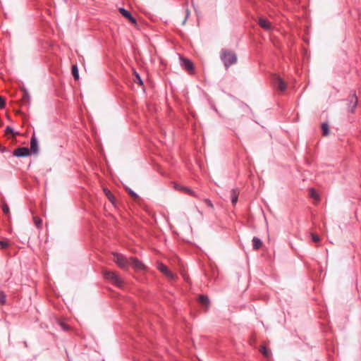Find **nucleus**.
Returning a JSON list of instances; mask_svg holds the SVG:
<instances>
[{
	"mask_svg": "<svg viewBox=\"0 0 361 361\" xmlns=\"http://www.w3.org/2000/svg\"><path fill=\"white\" fill-rule=\"evenodd\" d=\"M181 187H183V186H182V185H176L175 188H176V190H181Z\"/></svg>",
	"mask_w": 361,
	"mask_h": 361,
	"instance_id": "nucleus-35",
	"label": "nucleus"
},
{
	"mask_svg": "<svg viewBox=\"0 0 361 361\" xmlns=\"http://www.w3.org/2000/svg\"><path fill=\"white\" fill-rule=\"evenodd\" d=\"M6 106V102L4 97H0V108L4 109Z\"/></svg>",
	"mask_w": 361,
	"mask_h": 361,
	"instance_id": "nucleus-29",
	"label": "nucleus"
},
{
	"mask_svg": "<svg viewBox=\"0 0 361 361\" xmlns=\"http://www.w3.org/2000/svg\"><path fill=\"white\" fill-rule=\"evenodd\" d=\"M310 195L311 197L318 200L319 199V195L314 188L310 189Z\"/></svg>",
	"mask_w": 361,
	"mask_h": 361,
	"instance_id": "nucleus-21",
	"label": "nucleus"
},
{
	"mask_svg": "<svg viewBox=\"0 0 361 361\" xmlns=\"http://www.w3.org/2000/svg\"><path fill=\"white\" fill-rule=\"evenodd\" d=\"M23 344H24V345H25V348H27V347H28V345H27V341H24V342H23Z\"/></svg>",
	"mask_w": 361,
	"mask_h": 361,
	"instance_id": "nucleus-36",
	"label": "nucleus"
},
{
	"mask_svg": "<svg viewBox=\"0 0 361 361\" xmlns=\"http://www.w3.org/2000/svg\"><path fill=\"white\" fill-rule=\"evenodd\" d=\"M274 85L280 91H284L286 89V82L280 77L275 78Z\"/></svg>",
	"mask_w": 361,
	"mask_h": 361,
	"instance_id": "nucleus-11",
	"label": "nucleus"
},
{
	"mask_svg": "<svg viewBox=\"0 0 361 361\" xmlns=\"http://www.w3.org/2000/svg\"><path fill=\"white\" fill-rule=\"evenodd\" d=\"M103 275L106 279L110 280L116 286L118 287H121L123 286V280L116 272L109 270H104L103 271Z\"/></svg>",
	"mask_w": 361,
	"mask_h": 361,
	"instance_id": "nucleus-2",
	"label": "nucleus"
},
{
	"mask_svg": "<svg viewBox=\"0 0 361 361\" xmlns=\"http://www.w3.org/2000/svg\"><path fill=\"white\" fill-rule=\"evenodd\" d=\"M259 25L266 30H269L271 27L270 23L265 18H259Z\"/></svg>",
	"mask_w": 361,
	"mask_h": 361,
	"instance_id": "nucleus-13",
	"label": "nucleus"
},
{
	"mask_svg": "<svg viewBox=\"0 0 361 361\" xmlns=\"http://www.w3.org/2000/svg\"><path fill=\"white\" fill-rule=\"evenodd\" d=\"M5 133L6 134H13L14 132H13V129L12 127L11 126H7L5 129Z\"/></svg>",
	"mask_w": 361,
	"mask_h": 361,
	"instance_id": "nucleus-28",
	"label": "nucleus"
},
{
	"mask_svg": "<svg viewBox=\"0 0 361 361\" xmlns=\"http://www.w3.org/2000/svg\"><path fill=\"white\" fill-rule=\"evenodd\" d=\"M104 192L105 195L106 196V197L108 198V200L111 202L114 203L115 199H114V196L111 193V192L107 188H104Z\"/></svg>",
	"mask_w": 361,
	"mask_h": 361,
	"instance_id": "nucleus-16",
	"label": "nucleus"
},
{
	"mask_svg": "<svg viewBox=\"0 0 361 361\" xmlns=\"http://www.w3.org/2000/svg\"><path fill=\"white\" fill-rule=\"evenodd\" d=\"M23 102L24 103H25V102L28 103L30 102V96H29L28 93L26 92H24V94H23Z\"/></svg>",
	"mask_w": 361,
	"mask_h": 361,
	"instance_id": "nucleus-26",
	"label": "nucleus"
},
{
	"mask_svg": "<svg viewBox=\"0 0 361 361\" xmlns=\"http://www.w3.org/2000/svg\"><path fill=\"white\" fill-rule=\"evenodd\" d=\"M220 58L226 69L237 62L236 54L228 49L221 50Z\"/></svg>",
	"mask_w": 361,
	"mask_h": 361,
	"instance_id": "nucleus-1",
	"label": "nucleus"
},
{
	"mask_svg": "<svg viewBox=\"0 0 361 361\" xmlns=\"http://www.w3.org/2000/svg\"><path fill=\"white\" fill-rule=\"evenodd\" d=\"M34 224L36 226L37 228H39L42 224V219L38 216H35L33 218Z\"/></svg>",
	"mask_w": 361,
	"mask_h": 361,
	"instance_id": "nucleus-22",
	"label": "nucleus"
},
{
	"mask_svg": "<svg viewBox=\"0 0 361 361\" xmlns=\"http://www.w3.org/2000/svg\"><path fill=\"white\" fill-rule=\"evenodd\" d=\"M2 210L5 214L9 215V214H10L9 207L6 203L3 204Z\"/></svg>",
	"mask_w": 361,
	"mask_h": 361,
	"instance_id": "nucleus-23",
	"label": "nucleus"
},
{
	"mask_svg": "<svg viewBox=\"0 0 361 361\" xmlns=\"http://www.w3.org/2000/svg\"><path fill=\"white\" fill-rule=\"evenodd\" d=\"M128 192L132 197H137V194L131 190H129Z\"/></svg>",
	"mask_w": 361,
	"mask_h": 361,
	"instance_id": "nucleus-32",
	"label": "nucleus"
},
{
	"mask_svg": "<svg viewBox=\"0 0 361 361\" xmlns=\"http://www.w3.org/2000/svg\"><path fill=\"white\" fill-rule=\"evenodd\" d=\"M8 245V243L5 240H0V248L4 249L7 247Z\"/></svg>",
	"mask_w": 361,
	"mask_h": 361,
	"instance_id": "nucleus-27",
	"label": "nucleus"
},
{
	"mask_svg": "<svg viewBox=\"0 0 361 361\" xmlns=\"http://www.w3.org/2000/svg\"><path fill=\"white\" fill-rule=\"evenodd\" d=\"M198 301L200 303H201L202 305H204L206 308L209 307V299L207 296L201 295H200L198 298Z\"/></svg>",
	"mask_w": 361,
	"mask_h": 361,
	"instance_id": "nucleus-14",
	"label": "nucleus"
},
{
	"mask_svg": "<svg viewBox=\"0 0 361 361\" xmlns=\"http://www.w3.org/2000/svg\"><path fill=\"white\" fill-rule=\"evenodd\" d=\"M181 190L185 192H186L187 194H188V195H190L191 196H193V197H196L197 196L195 192H194L192 190H191L189 188L181 187Z\"/></svg>",
	"mask_w": 361,
	"mask_h": 361,
	"instance_id": "nucleus-20",
	"label": "nucleus"
},
{
	"mask_svg": "<svg viewBox=\"0 0 361 361\" xmlns=\"http://www.w3.org/2000/svg\"><path fill=\"white\" fill-rule=\"evenodd\" d=\"M129 264H131L137 270H143L145 269V265L137 258H130Z\"/></svg>",
	"mask_w": 361,
	"mask_h": 361,
	"instance_id": "nucleus-8",
	"label": "nucleus"
},
{
	"mask_svg": "<svg viewBox=\"0 0 361 361\" xmlns=\"http://www.w3.org/2000/svg\"><path fill=\"white\" fill-rule=\"evenodd\" d=\"M30 154V149L27 147H18L13 152V155L17 157H25Z\"/></svg>",
	"mask_w": 361,
	"mask_h": 361,
	"instance_id": "nucleus-6",
	"label": "nucleus"
},
{
	"mask_svg": "<svg viewBox=\"0 0 361 361\" xmlns=\"http://www.w3.org/2000/svg\"><path fill=\"white\" fill-rule=\"evenodd\" d=\"M72 74H73V78L75 80H78V78H79V72H78V66L76 65H73L72 66Z\"/></svg>",
	"mask_w": 361,
	"mask_h": 361,
	"instance_id": "nucleus-19",
	"label": "nucleus"
},
{
	"mask_svg": "<svg viewBox=\"0 0 361 361\" xmlns=\"http://www.w3.org/2000/svg\"><path fill=\"white\" fill-rule=\"evenodd\" d=\"M181 61V66L182 68L187 71L190 74H192L194 73V65L192 62L185 58H180Z\"/></svg>",
	"mask_w": 361,
	"mask_h": 361,
	"instance_id": "nucleus-4",
	"label": "nucleus"
},
{
	"mask_svg": "<svg viewBox=\"0 0 361 361\" xmlns=\"http://www.w3.org/2000/svg\"><path fill=\"white\" fill-rule=\"evenodd\" d=\"M312 239L315 243L319 242V240H320L319 235H317V234H314V233L312 234Z\"/></svg>",
	"mask_w": 361,
	"mask_h": 361,
	"instance_id": "nucleus-31",
	"label": "nucleus"
},
{
	"mask_svg": "<svg viewBox=\"0 0 361 361\" xmlns=\"http://www.w3.org/2000/svg\"><path fill=\"white\" fill-rule=\"evenodd\" d=\"M6 302V296L4 292L0 291V303L4 305Z\"/></svg>",
	"mask_w": 361,
	"mask_h": 361,
	"instance_id": "nucleus-24",
	"label": "nucleus"
},
{
	"mask_svg": "<svg viewBox=\"0 0 361 361\" xmlns=\"http://www.w3.org/2000/svg\"><path fill=\"white\" fill-rule=\"evenodd\" d=\"M357 102H358V99H357V97L356 96V94H355V91H352V94L350 95V99L349 101V104H348V111L350 113H353L357 105Z\"/></svg>",
	"mask_w": 361,
	"mask_h": 361,
	"instance_id": "nucleus-5",
	"label": "nucleus"
},
{
	"mask_svg": "<svg viewBox=\"0 0 361 361\" xmlns=\"http://www.w3.org/2000/svg\"><path fill=\"white\" fill-rule=\"evenodd\" d=\"M136 78L137 80V82H139L140 84H142V81L141 80V78L140 77V75L137 73H136Z\"/></svg>",
	"mask_w": 361,
	"mask_h": 361,
	"instance_id": "nucleus-33",
	"label": "nucleus"
},
{
	"mask_svg": "<svg viewBox=\"0 0 361 361\" xmlns=\"http://www.w3.org/2000/svg\"><path fill=\"white\" fill-rule=\"evenodd\" d=\"M262 242L259 238L254 237L252 238V247L254 250H259L262 247Z\"/></svg>",
	"mask_w": 361,
	"mask_h": 361,
	"instance_id": "nucleus-15",
	"label": "nucleus"
},
{
	"mask_svg": "<svg viewBox=\"0 0 361 361\" xmlns=\"http://www.w3.org/2000/svg\"><path fill=\"white\" fill-rule=\"evenodd\" d=\"M184 13H185V18L184 20H183V23L182 24L184 25L190 15V11L188 9V8H185L184 9Z\"/></svg>",
	"mask_w": 361,
	"mask_h": 361,
	"instance_id": "nucleus-25",
	"label": "nucleus"
},
{
	"mask_svg": "<svg viewBox=\"0 0 361 361\" xmlns=\"http://www.w3.org/2000/svg\"><path fill=\"white\" fill-rule=\"evenodd\" d=\"M322 134L324 136H327L329 134V128L327 123H323L322 124Z\"/></svg>",
	"mask_w": 361,
	"mask_h": 361,
	"instance_id": "nucleus-18",
	"label": "nucleus"
},
{
	"mask_svg": "<svg viewBox=\"0 0 361 361\" xmlns=\"http://www.w3.org/2000/svg\"><path fill=\"white\" fill-rule=\"evenodd\" d=\"M114 262L121 268L126 269L129 265V259H128L124 255L119 253H113Z\"/></svg>",
	"mask_w": 361,
	"mask_h": 361,
	"instance_id": "nucleus-3",
	"label": "nucleus"
},
{
	"mask_svg": "<svg viewBox=\"0 0 361 361\" xmlns=\"http://www.w3.org/2000/svg\"><path fill=\"white\" fill-rule=\"evenodd\" d=\"M7 151H8V149H6V147L0 146V152H1L4 153Z\"/></svg>",
	"mask_w": 361,
	"mask_h": 361,
	"instance_id": "nucleus-34",
	"label": "nucleus"
},
{
	"mask_svg": "<svg viewBox=\"0 0 361 361\" xmlns=\"http://www.w3.org/2000/svg\"><path fill=\"white\" fill-rule=\"evenodd\" d=\"M33 152L34 154L38 153V142L37 140L35 135V134L32 135L31 140H30V152Z\"/></svg>",
	"mask_w": 361,
	"mask_h": 361,
	"instance_id": "nucleus-10",
	"label": "nucleus"
},
{
	"mask_svg": "<svg viewBox=\"0 0 361 361\" xmlns=\"http://www.w3.org/2000/svg\"><path fill=\"white\" fill-rule=\"evenodd\" d=\"M158 269L168 276L170 279H173L174 275L170 271L168 267L162 263H160L157 266Z\"/></svg>",
	"mask_w": 361,
	"mask_h": 361,
	"instance_id": "nucleus-9",
	"label": "nucleus"
},
{
	"mask_svg": "<svg viewBox=\"0 0 361 361\" xmlns=\"http://www.w3.org/2000/svg\"><path fill=\"white\" fill-rule=\"evenodd\" d=\"M204 202L210 208L213 209L214 208V205L212 204V202L209 200V199H204Z\"/></svg>",
	"mask_w": 361,
	"mask_h": 361,
	"instance_id": "nucleus-30",
	"label": "nucleus"
},
{
	"mask_svg": "<svg viewBox=\"0 0 361 361\" xmlns=\"http://www.w3.org/2000/svg\"><path fill=\"white\" fill-rule=\"evenodd\" d=\"M259 351L264 357L267 358H269L271 355L270 352L264 345L260 346Z\"/></svg>",
	"mask_w": 361,
	"mask_h": 361,
	"instance_id": "nucleus-17",
	"label": "nucleus"
},
{
	"mask_svg": "<svg viewBox=\"0 0 361 361\" xmlns=\"http://www.w3.org/2000/svg\"><path fill=\"white\" fill-rule=\"evenodd\" d=\"M118 11H119L120 13L124 18L128 19L129 20V22H130L132 24H133V25H136L137 24L136 19L133 16V15L131 14V13L130 11H128V10H126L124 8H120L118 9Z\"/></svg>",
	"mask_w": 361,
	"mask_h": 361,
	"instance_id": "nucleus-7",
	"label": "nucleus"
},
{
	"mask_svg": "<svg viewBox=\"0 0 361 361\" xmlns=\"http://www.w3.org/2000/svg\"><path fill=\"white\" fill-rule=\"evenodd\" d=\"M238 196H239L238 190L236 188L232 189L231 191V200L233 205L235 206V204L237 203L238 200Z\"/></svg>",
	"mask_w": 361,
	"mask_h": 361,
	"instance_id": "nucleus-12",
	"label": "nucleus"
}]
</instances>
